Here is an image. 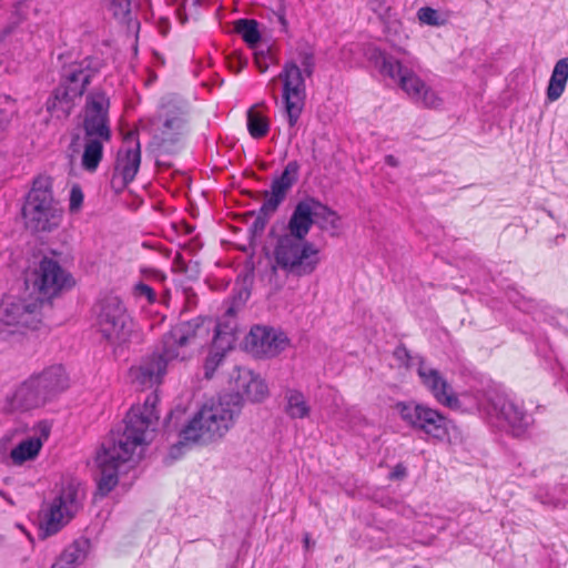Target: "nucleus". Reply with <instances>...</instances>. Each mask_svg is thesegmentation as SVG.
I'll return each instance as SVG.
<instances>
[{"mask_svg": "<svg viewBox=\"0 0 568 568\" xmlns=\"http://www.w3.org/2000/svg\"><path fill=\"white\" fill-rule=\"evenodd\" d=\"M158 393L149 394L143 404L133 405L128 412L123 428L112 432L97 453L100 471L98 491L106 496L119 483V475L134 466L143 457L159 422Z\"/></svg>", "mask_w": 568, "mask_h": 568, "instance_id": "f257e3e1", "label": "nucleus"}, {"mask_svg": "<svg viewBox=\"0 0 568 568\" xmlns=\"http://www.w3.org/2000/svg\"><path fill=\"white\" fill-rule=\"evenodd\" d=\"M212 324L209 318L196 317L172 326L162 336L160 346L130 368L132 384L141 388L160 385L171 362L185 361L192 356L194 349L206 344Z\"/></svg>", "mask_w": 568, "mask_h": 568, "instance_id": "f03ea898", "label": "nucleus"}, {"mask_svg": "<svg viewBox=\"0 0 568 568\" xmlns=\"http://www.w3.org/2000/svg\"><path fill=\"white\" fill-rule=\"evenodd\" d=\"M30 281L41 296L0 301V338H6L20 327L37 328L41 322L43 300H50L73 285L71 275L49 257L41 260Z\"/></svg>", "mask_w": 568, "mask_h": 568, "instance_id": "7ed1b4c3", "label": "nucleus"}, {"mask_svg": "<svg viewBox=\"0 0 568 568\" xmlns=\"http://www.w3.org/2000/svg\"><path fill=\"white\" fill-rule=\"evenodd\" d=\"M314 197L297 202L285 233L276 240L273 251L275 265L287 276H308L321 263L318 247L306 239L314 224Z\"/></svg>", "mask_w": 568, "mask_h": 568, "instance_id": "20e7f679", "label": "nucleus"}, {"mask_svg": "<svg viewBox=\"0 0 568 568\" xmlns=\"http://www.w3.org/2000/svg\"><path fill=\"white\" fill-rule=\"evenodd\" d=\"M239 414V404L231 396L221 395L216 400L204 404L181 429L180 440L171 448V456L176 458L181 447L187 444H206L222 438Z\"/></svg>", "mask_w": 568, "mask_h": 568, "instance_id": "39448f33", "label": "nucleus"}, {"mask_svg": "<svg viewBox=\"0 0 568 568\" xmlns=\"http://www.w3.org/2000/svg\"><path fill=\"white\" fill-rule=\"evenodd\" d=\"M92 314L98 332L110 345L123 346L139 337L136 324L118 295L106 294L99 298Z\"/></svg>", "mask_w": 568, "mask_h": 568, "instance_id": "423d86ee", "label": "nucleus"}, {"mask_svg": "<svg viewBox=\"0 0 568 568\" xmlns=\"http://www.w3.org/2000/svg\"><path fill=\"white\" fill-rule=\"evenodd\" d=\"M315 69L314 54L311 51H300L298 62L286 61L278 74L283 83L282 99L290 126H294L305 106V78L312 77Z\"/></svg>", "mask_w": 568, "mask_h": 568, "instance_id": "0eeeda50", "label": "nucleus"}, {"mask_svg": "<svg viewBox=\"0 0 568 568\" xmlns=\"http://www.w3.org/2000/svg\"><path fill=\"white\" fill-rule=\"evenodd\" d=\"M62 214V207L53 199L51 178H36L22 207L27 227L34 232H50L60 225Z\"/></svg>", "mask_w": 568, "mask_h": 568, "instance_id": "6e6552de", "label": "nucleus"}, {"mask_svg": "<svg viewBox=\"0 0 568 568\" xmlns=\"http://www.w3.org/2000/svg\"><path fill=\"white\" fill-rule=\"evenodd\" d=\"M374 61L379 72L397 82L414 103L427 109L442 106V98L410 68L382 51L375 52Z\"/></svg>", "mask_w": 568, "mask_h": 568, "instance_id": "1a4fd4ad", "label": "nucleus"}, {"mask_svg": "<svg viewBox=\"0 0 568 568\" xmlns=\"http://www.w3.org/2000/svg\"><path fill=\"white\" fill-rule=\"evenodd\" d=\"M400 418L412 428L419 430L436 442H453L458 429L453 420L437 409L415 402H400L396 405Z\"/></svg>", "mask_w": 568, "mask_h": 568, "instance_id": "9d476101", "label": "nucleus"}, {"mask_svg": "<svg viewBox=\"0 0 568 568\" xmlns=\"http://www.w3.org/2000/svg\"><path fill=\"white\" fill-rule=\"evenodd\" d=\"M483 410L490 420L503 423L515 437L525 436L535 423L521 402L504 393H489Z\"/></svg>", "mask_w": 568, "mask_h": 568, "instance_id": "9b49d317", "label": "nucleus"}, {"mask_svg": "<svg viewBox=\"0 0 568 568\" xmlns=\"http://www.w3.org/2000/svg\"><path fill=\"white\" fill-rule=\"evenodd\" d=\"M82 497L80 489L74 485L62 488L42 515L40 529L43 537L57 534L71 520L81 507Z\"/></svg>", "mask_w": 568, "mask_h": 568, "instance_id": "f8f14e48", "label": "nucleus"}, {"mask_svg": "<svg viewBox=\"0 0 568 568\" xmlns=\"http://www.w3.org/2000/svg\"><path fill=\"white\" fill-rule=\"evenodd\" d=\"M109 108L110 100L104 92L92 91L87 95L82 121L84 136L111 140Z\"/></svg>", "mask_w": 568, "mask_h": 568, "instance_id": "ddd939ff", "label": "nucleus"}, {"mask_svg": "<svg viewBox=\"0 0 568 568\" xmlns=\"http://www.w3.org/2000/svg\"><path fill=\"white\" fill-rule=\"evenodd\" d=\"M102 67L99 58L85 57L62 68L60 88L64 95L77 99L83 95L87 87Z\"/></svg>", "mask_w": 568, "mask_h": 568, "instance_id": "4468645a", "label": "nucleus"}, {"mask_svg": "<svg viewBox=\"0 0 568 568\" xmlns=\"http://www.w3.org/2000/svg\"><path fill=\"white\" fill-rule=\"evenodd\" d=\"M141 164V145L135 132H129L119 149L114 165L112 183L121 179V187L131 183L139 172Z\"/></svg>", "mask_w": 568, "mask_h": 568, "instance_id": "2eb2a0df", "label": "nucleus"}, {"mask_svg": "<svg viewBox=\"0 0 568 568\" xmlns=\"http://www.w3.org/2000/svg\"><path fill=\"white\" fill-rule=\"evenodd\" d=\"M185 112L182 106L178 105L173 99L163 103L161 111L154 118L152 124L155 130V139L161 144L166 142H175L176 136L183 133L185 128Z\"/></svg>", "mask_w": 568, "mask_h": 568, "instance_id": "dca6fc26", "label": "nucleus"}, {"mask_svg": "<svg viewBox=\"0 0 568 568\" xmlns=\"http://www.w3.org/2000/svg\"><path fill=\"white\" fill-rule=\"evenodd\" d=\"M268 387L260 375L254 374L246 368L237 369V375L233 379V393L224 394V396L233 397L241 409L244 400L257 403L266 398Z\"/></svg>", "mask_w": 568, "mask_h": 568, "instance_id": "f3484780", "label": "nucleus"}, {"mask_svg": "<svg viewBox=\"0 0 568 568\" xmlns=\"http://www.w3.org/2000/svg\"><path fill=\"white\" fill-rule=\"evenodd\" d=\"M417 375L422 384L430 392L434 398L442 405L453 408L458 405V398L442 373L420 359Z\"/></svg>", "mask_w": 568, "mask_h": 568, "instance_id": "a211bd4d", "label": "nucleus"}, {"mask_svg": "<svg viewBox=\"0 0 568 568\" xmlns=\"http://www.w3.org/2000/svg\"><path fill=\"white\" fill-rule=\"evenodd\" d=\"M246 342L256 355L271 357L282 352L288 341L283 332L256 325L251 328Z\"/></svg>", "mask_w": 568, "mask_h": 568, "instance_id": "6ab92c4d", "label": "nucleus"}, {"mask_svg": "<svg viewBox=\"0 0 568 568\" xmlns=\"http://www.w3.org/2000/svg\"><path fill=\"white\" fill-rule=\"evenodd\" d=\"M32 376L44 404L53 400L69 387V376L60 364L45 367Z\"/></svg>", "mask_w": 568, "mask_h": 568, "instance_id": "aec40b11", "label": "nucleus"}, {"mask_svg": "<svg viewBox=\"0 0 568 568\" xmlns=\"http://www.w3.org/2000/svg\"><path fill=\"white\" fill-rule=\"evenodd\" d=\"M44 405L33 376L21 383L11 396L7 397L3 409L8 413L29 410Z\"/></svg>", "mask_w": 568, "mask_h": 568, "instance_id": "412c9836", "label": "nucleus"}, {"mask_svg": "<svg viewBox=\"0 0 568 568\" xmlns=\"http://www.w3.org/2000/svg\"><path fill=\"white\" fill-rule=\"evenodd\" d=\"M39 432V436H32L22 440L11 450L10 457L13 464L22 465L24 462L31 460L38 456L43 445V440L49 437L50 427L47 424H40Z\"/></svg>", "mask_w": 568, "mask_h": 568, "instance_id": "4be33fe9", "label": "nucleus"}, {"mask_svg": "<svg viewBox=\"0 0 568 568\" xmlns=\"http://www.w3.org/2000/svg\"><path fill=\"white\" fill-rule=\"evenodd\" d=\"M110 140L83 136V152L81 166L85 172L93 173L98 170L104 153V144Z\"/></svg>", "mask_w": 568, "mask_h": 568, "instance_id": "5701e85b", "label": "nucleus"}, {"mask_svg": "<svg viewBox=\"0 0 568 568\" xmlns=\"http://www.w3.org/2000/svg\"><path fill=\"white\" fill-rule=\"evenodd\" d=\"M235 328L234 312L233 308L230 307L224 318L219 321L214 326L215 335L213 342L215 346L221 349H231L235 342Z\"/></svg>", "mask_w": 568, "mask_h": 568, "instance_id": "b1692460", "label": "nucleus"}, {"mask_svg": "<svg viewBox=\"0 0 568 568\" xmlns=\"http://www.w3.org/2000/svg\"><path fill=\"white\" fill-rule=\"evenodd\" d=\"M284 399V412L290 418L304 419L310 416L311 406L301 390L294 388L286 389Z\"/></svg>", "mask_w": 568, "mask_h": 568, "instance_id": "393cba45", "label": "nucleus"}, {"mask_svg": "<svg viewBox=\"0 0 568 568\" xmlns=\"http://www.w3.org/2000/svg\"><path fill=\"white\" fill-rule=\"evenodd\" d=\"M88 549L89 540H75L63 550L51 568H74L85 559Z\"/></svg>", "mask_w": 568, "mask_h": 568, "instance_id": "a878e982", "label": "nucleus"}, {"mask_svg": "<svg viewBox=\"0 0 568 568\" xmlns=\"http://www.w3.org/2000/svg\"><path fill=\"white\" fill-rule=\"evenodd\" d=\"M568 81V57L558 60L551 72L547 88V98L554 102L558 100L565 91Z\"/></svg>", "mask_w": 568, "mask_h": 568, "instance_id": "bb28decb", "label": "nucleus"}, {"mask_svg": "<svg viewBox=\"0 0 568 568\" xmlns=\"http://www.w3.org/2000/svg\"><path fill=\"white\" fill-rule=\"evenodd\" d=\"M315 203L314 223H316L322 231L331 232V235L335 236L341 226L339 215L316 199Z\"/></svg>", "mask_w": 568, "mask_h": 568, "instance_id": "cd10ccee", "label": "nucleus"}, {"mask_svg": "<svg viewBox=\"0 0 568 568\" xmlns=\"http://www.w3.org/2000/svg\"><path fill=\"white\" fill-rule=\"evenodd\" d=\"M60 88H57L45 102L47 111L57 118H67L72 109L74 99L64 95Z\"/></svg>", "mask_w": 568, "mask_h": 568, "instance_id": "c85d7f7f", "label": "nucleus"}, {"mask_svg": "<svg viewBox=\"0 0 568 568\" xmlns=\"http://www.w3.org/2000/svg\"><path fill=\"white\" fill-rule=\"evenodd\" d=\"M288 187L280 184L275 180L271 184V191L265 192V200L261 206V213L265 215H272L280 204L285 200Z\"/></svg>", "mask_w": 568, "mask_h": 568, "instance_id": "c756f323", "label": "nucleus"}, {"mask_svg": "<svg viewBox=\"0 0 568 568\" xmlns=\"http://www.w3.org/2000/svg\"><path fill=\"white\" fill-rule=\"evenodd\" d=\"M235 31L241 34L243 40L250 45L255 47L261 34L258 31V23L253 19H240L235 22Z\"/></svg>", "mask_w": 568, "mask_h": 568, "instance_id": "7c9ffc66", "label": "nucleus"}, {"mask_svg": "<svg viewBox=\"0 0 568 568\" xmlns=\"http://www.w3.org/2000/svg\"><path fill=\"white\" fill-rule=\"evenodd\" d=\"M270 124L265 116L250 109L247 111V130L254 139H261L268 132Z\"/></svg>", "mask_w": 568, "mask_h": 568, "instance_id": "2f4dec72", "label": "nucleus"}, {"mask_svg": "<svg viewBox=\"0 0 568 568\" xmlns=\"http://www.w3.org/2000/svg\"><path fill=\"white\" fill-rule=\"evenodd\" d=\"M108 9L120 22L130 24L132 20V0H109Z\"/></svg>", "mask_w": 568, "mask_h": 568, "instance_id": "473e14b6", "label": "nucleus"}, {"mask_svg": "<svg viewBox=\"0 0 568 568\" xmlns=\"http://www.w3.org/2000/svg\"><path fill=\"white\" fill-rule=\"evenodd\" d=\"M298 173H300V164L297 161H290L282 174L275 179L276 182H278L282 185H285L286 187L291 189L296 181L298 180Z\"/></svg>", "mask_w": 568, "mask_h": 568, "instance_id": "72a5a7b5", "label": "nucleus"}, {"mask_svg": "<svg viewBox=\"0 0 568 568\" xmlns=\"http://www.w3.org/2000/svg\"><path fill=\"white\" fill-rule=\"evenodd\" d=\"M226 351L227 349L217 348L212 341V348L204 364V374L206 378H211L213 376L214 371L222 362Z\"/></svg>", "mask_w": 568, "mask_h": 568, "instance_id": "f704fd0d", "label": "nucleus"}, {"mask_svg": "<svg viewBox=\"0 0 568 568\" xmlns=\"http://www.w3.org/2000/svg\"><path fill=\"white\" fill-rule=\"evenodd\" d=\"M417 18L420 23L432 27H439L445 23L439 12L430 7H423L417 11Z\"/></svg>", "mask_w": 568, "mask_h": 568, "instance_id": "c9c22d12", "label": "nucleus"}, {"mask_svg": "<svg viewBox=\"0 0 568 568\" xmlns=\"http://www.w3.org/2000/svg\"><path fill=\"white\" fill-rule=\"evenodd\" d=\"M83 192L80 185L74 184L70 190L69 210L72 213L80 211L83 204Z\"/></svg>", "mask_w": 568, "mask_h": 568, "instance_id": "e433bc0d", "label": "nucleus"}, {"mask_svg": "<svg viewBox=\"0 0 568 568\" xmlns=\"http://www.w3.org/2000/svg\"><path fill=\"white\" fill-rule=\"evenodd\" d=\"M133 294L138 298H145L146 302L150 304L154 303L156 300L154 290L143 282H139L134 285Z\"/></svg>", "mask_w": 568, "mask_h": 568, "instance_id": "4c0bfd02", "label": "nucleus"}, {"mask_svg": "<svg viewBox=\"0 0 568 568\" xmlns=\"http://www.w3.org/2000/svg\"><path fill=\"white\" fill-rule=\"evenodd\" d=\"M406 476V467L402 464H398L394 467L392 473L389 474L390 479H402Z\"/></svg>", "mask_w": 568, "mask_h": 568, "instance_id": "58836bf2", "label": "nucleus"}, {"mask_svg": "<svg viewBox=\"0 0 568 568\" xmlns=\"http://www.w3.org/2000/svg\"><path fill=\"white\" fill-rule=\"evenodd\" d=\"M268 217H270V215L262 214L261 210H260L258 215H257L256 220L254 221V227L263 230L266 225Z\"/></svg>", "mask_w": 568, "mask_h": 568, "instance_id": "ea45409f", "label": "nucleus"}, {"mask_svg": "<svg viewBox=\"0 0 568 568\" xmlns=\"http://www.w3.org/2000/svg\"><path fill=\"white\" fill-rule=\"evenodd\" d=\"M10 121V112L0 108V130H3Z\"/></svg>", "mask_w": 568, "mask_h": 568, "instance_id": "a19ab883", "label": "nucleus"}, {"mask_svg": "<svg viewBox=\"0 0 568 568\" xmlns=\"http://www.w3.org/2000/svg\"><path fill=\"white\" fill-rule=\"evenodd\" d=\"M255 64L258 68L260 72L264 73L268 69V64L262 61V58L258 54L255 55Z\"/></svg>", "mask_w": 568, "mask_h": 568, "instance_id": "79ce46f5", "label": "nucleus"}, {"mask_svg": "<svg viewBox=\"0 0 568 568\" xmlns=\"http://www.w3.org/2000/svg\"><path fill=\"white\" fill-rule=\"evenodd\" d=\"M385 163L390 165V166H397L398 165V160L392 155V154H388L385 156Z\"/></svg>", "mask_w": 568, "mask_h": 568, "instance_id": "37998d69", "label": "nucleus"}, {"mask_svg": "<svg viewBox=\"0 0 568 568\" xmlns=\"http://www.w3.org/2000/svg\"><path fill=\"white\" fill-rule=\"evenodd\" d=\"M303 542H304L305 549L308 550L312 546L311 535L308 532L304 534Z\"/></svg>", "mask_w": 568, "mask_h": 568, "instance_id": "c03bdc74", "label": "nucleus"}, {"mask_svg": "<svg viewBox=\"0 0 568 568\" xmlns=\"http://www.w3.org/2000/svg\"><path fill=\"white\" fill-rule=\"evenodd\" d=\"M278 21L282 24V27L285 29L286 26H287V22H286V19H285V17L283 14L278 16Z\"/></svg>", "mask_w": 568, "mask_h": 568, "instance_id": "a18cd8bd", "label": "nucleus"}, {"mask_svg": "<svg viewBox=\"0 0 568 568\" xmlns=\"http://www.w3.org/2000/svg\"><path fill=\"white\" fill-rule=\"evenodd\" d=\"M10 32L9 29L4 30L3 32L0 33V44L3 42L4 40V37Z\"/></svg>", "mask_w": 568, "mask_h": 568, "instance_id": "49530a36", "label": "nucleus"}, {"mask_svg": "<svg viewBox=\"0 0 568 568\" xmlns=\"http://www.w3.org/2000/svg\"><path fill=\"white\" fill-rule=\"evenodd\" d=\"M402 353H403L405 356H408V352H407V349H406V348H398V349L396 351V354H397L398 356H400V354H402Z\"/></svg>", "mask_w": 568, "mask_h": 568, "instance_id": "de8ad7c7", "label": "nucleus"}, {"mask_svg": "<svg viewBox=\"0 0 568 568\" xmlns=\"http://www.w3.org/2000/svg\"><path fill=\"white\" fill-rule=\"evenodd\" d=\"M186 3H187V0H183V2H182V7H183V9H185Z\"/></svg>", "mask_w": 568, "mask_h": 568, "instance_id": "09e8293b", "label": "nucleus"}]
</instances>
